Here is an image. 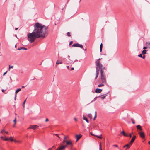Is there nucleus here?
Wrapping results in <instances>:
<instances>
[{"mask_svg": "<svg viewBox=\"0 0 150 150\" xmlns=\"http://www.w3.org/2000/svg\"><path fill=\"white\" fill-rule=\"evenodd\" d=\"M15 124H14V125H13V127H15Z\"/></svg>", "mask_w": 150, "mask_h": 150, "instance_id": "60", "label": "nucleus"}, {"mask_svg": "<svg viewBox=\"0 0 150 150\" xmlns=\"http://www.w3.org/2000/svg\"><path fill=\"white\" fill-rule=\"evenodd\" d=\"M97 112L96 111H95V115H97Z\"/></svg>", "mask_w": 150, "mask_h": 150, "instance_id": "49", "label": "nucleus"}, {"mask_svg": "<svg viewBox=\"0 0 150 150\" xmlns=\"http://www.w3.org/2000/svg\"><path fill=\"white\" fill-rule=\"evenodd\" d=\"M5 91V90H2V92H4V91Z\"/></svg>", "mask_w": 150, "mask_h": 150, "instance_id": "54", "label": "nucleus"}, {"mask_svg": "<svg viewBox=\"0 0 150 150\" xmlns=\"http://www.w3.org/2000/svg\"><path fill=\"white\" fill-rule=\"evenodd\" d=\"M95 136L100 139L102 138V135H100V136L95 135Z\"/></svg>", "mask_w": 150, "mask_h": 150, "instance_id": "26", "label": "nucleus"}, {"mask_svg": "<svg viewBox=\"0 0 150 150\" xmlns=\"http://www.w3.org/2000/svg\"><path fill=\"white\" fill-rule=\"evenodd\" d=\"M74 120L75 121H77V120H78L77 119V118H74Z\"/></svg>", "mask_w": 150, "mask_h": 150, "instance_id": "41", "label": "nucleus"}, {"mask_svg": "<svg viewBox=\"0 0 150 150\" xmlns=\"http://www.w3.org/2000/svg\"><path fill=\"white\" fill-rule=\"evenodd\" d=\"M13 67V65H9V71L10 70L11 68H12Z\"/></svg>", "mask_w": 150, "mask_h": 150, "instance_id": "28", "label": "nucleus"}, {"mask_svg": "<svg viewBox=\"0 0 150 150\" xmlns=\"http://www.w3.org/2000/svg\"><path fill=\"white\" fill-rule=\"evenodd\" d=\"M4 133H5L6 134H8V132H6V131H5V132H4Z\"/></svg>", "mask_w": 150, "mask_h": 150, "instance_id": "48", "label": "nucleus"}, {"mask_svg": "<svg viewBox=\"0 0 150 150\" xmlns=\"http://www.w3.org/2000/svg\"><path fill=\"white\" fill-rule=\"evenodd\" d=\"M14 141L16 142H18V143H20V141H17V140H14Z\"/></svg>", "mask_w": 150, "mask_h": 150, "instance_id": "37", "label": "nucleus"}, {"mask_svg": "<svg viewBox=\"0 0 150 150\" xmlns=\"http://www.w3.org/2000/svg\"><path fill=\"white\" fill-rule=\"evenodd\" d=\"M137 129L138 131V132H140L142 131V127L139 125H137L136 126Z\"/></svg>", "mask_w": 150, "mask_h": 150, "instance_id": "7", "label": "nucleus"}, {"mask_svg": "<svg viewBox=\"0 0 150 150\" xmlns=\"http://www.w3.org/2000/svg\"><path fill=\"white\" fill-rule=\"evenodd\" d=\"M5 132V130L4 129H2L1 131V133L3 134L4 135V134L3 133L4 132Z\"/></svg>", "mask_w": 150, "mask_h": 150, "instance_id": "27", "label": "nucleus"}, {"mask_svg": "<svg viewBox=\"0 0 150 150\" xmlns=\"http://www.w3.org/2000/svg\"><path fill=\"white\" fill-rule=\"evenodd\" d=\"M102 90L101 89L96 88L95 91V92L96 93H101Z\"/></svg>", "mask_w": 150, "mask_h": 150, "instance_id": "11", "label": "nucleus"}, {"mask_svg": "<svg viewBox=\"0 0 150 150\" xmlns=\"http://www.w3.org/2000/svg\"><path fill=\"white\" fill-rule=\"evenodd\" d=\"M62 61L58 60L57 61L56 63L57 64H62Z\"/></svg>", "mask_w": 150, "mask_h": 150, "instance_id": "22", "label": "nucleus"}, {"mask_svg": "<svg viewBox=\"0 0 150 150\" xmlns=\"http://www.w3.org/2000/svg\"><path fill=\"white\" fill-rule=\"evenodd\" d=\"M101 59H102L99 58L98 59L96 62V76L95 78V79H96L98 76L99 70H101V68L102 69L103 68L102 64L100 63V60Z\"/></svg>", "mask_w": 150, "mask_h": 150, "instance_id": "2", "label": "nucleus"}, {"mask_svg": "<svg viewBox=\"0 0 150 150\" xmlns=\"http://www.w3.org/2000/svg\"><path fill=\"white\" fill-rule=\"evenodd\" d=\"M49 121V119L48 118H46L45 120L46 122H47Z\"/></svg>", "mask_w": 150, "mask_h": 150, "instance_id": "42", "label": "nucleus"}, {"mask_svg": "<svg viewBox=\"0 0 150 150\" xmlns=\"http://www.w3.org/2000/svg\"><path fill=\"white\" fill-rule=\"evenodd\" d=\"M105 68L103 67V68H101V70H100L101 73V77L100 79L102 82L106 84V75L104 73V70L105 69Z\"/></svg>", "mask_w": 150, "mask_h": 150, "instance_id": "3", "label": "nucleus"}, {"mask_svg": "<svg viewBox=\"0 0 150 150\" xmlns=\"http://www.w3.org/2000/svg\"><path fill=\"white\" fill-rule=\"evenodd\" d=\"M54 135H55L56 136H57V137H58V134H54Z\"/></svg>", "mask_w": 150, "mask_h": 150, "instance_id": "51", "label": "nucleus"}, {"mask_svg": "<svg viewBox=\"0 0 150 150\" xmlns=\"http://www.w3.org/2000/svg\"><path fill=\"white\" fill-rule=\"evenodd\" d=\"M7 72V71H6V72L4 73V74H3V76H4L6 74Z\"/></svg>", "mask_w": 150, "mask_h": 150, "instance_id": "45", "label": "nucleus"}, {"mask_svg": "<svg viewBox=\"0 0 150 150\" xmlns=\"http://www.w3.org/2000/svg\"><path fill=\"white\" fill-rule=\"evenodd\" d=\"M72 46L73 47H79L82 48H83V45L81 44H80L79 43L74 44L72 45Z\"/></svg>", "mask_w": 150, "mask_h": 150, "instance_id": "4", "label": "nucleus"}, {"mask_svg": "<svg viewBox=\"0 0 150 150\" xmlns=\"http://www.w3.org/2000/svg\"><path fill=\"white\" fill-rule=\"evenodd\" d=\"M107 96V94L105 95H103L102 96H98V97H99L101 98V99H103L105 98L106 96Z\"/></svg>", "mask_w": 150, "mask_h": 150, "instance_id": "15", "label": "nucleus"}, {"mask_svg": "<svg viewBox=\"0 0 150 150\" xmlns=\"http://www.w3.org/2000/svg\"><path fill=\"white\" fill-rule=\"evenodd\" d=\"M83 120H85L87 123L89 122L88 121L87 118L84 115H83Z\"/></svg>", "mask_w": 150, "mask_h": 150, "instance_id": "17", "label": "nucleus"}, {"mask_svg": "<svg viewBox=\"0 0 150 150\" xmlns=\"http://www.w3.org/2000/svg\"><path fill=\"white\" fill-rule=\"evenodd\" d=\"M97 98V97H96L94 98V99L91 102V103L93 101H95V100H96V98Z\"/></svg>", "mask_w": 150, "mask_h": 150, "instance_id": "33", "label": "nucleus"}, {"mask_svg": "<svg viewBox=\"0 0 150 150\" xmlns=\"http://www.w3.org/2000/svg\"><path fill=\"white\" fill-rule=\"evenodd\" d=\"M146 45L148 48H149L150 49V43L146 42Z\"/></svg>", "mask_w": 150, "mask_h": 150, "instance_id": "19", "label": "nucleus"}, {"mask_svg": "<svg viewBox=\"0 0 150 150\" xmlns=\"http://www.w3.org/2000/svg\"><path fill=\"white\" fill-rule=\"evenodd\" d=\"M68 137L67 136H65L64 135V140L62 142L63 143H64L65 142H66L67 140V138Z\"/></svg>", "mask_w": 150, "mask_h": 150, "instance_id": "14", "label": "nucleus"}, {"mask_svg": "<svg viewBox=\"0 0 150 150\" xmlns=\"http://www.w3.org/2000/svg\"><path fill=\"white\" fill-rule=\"evenodd\" d=\"M148 48L147 46H146V47H144L143 48V49H144V50H146V49H147Z\"/></svg>", "mask_w": 150, "mask_h": 150, "instance_id": "32", "label": "nucleus"}, {"mask_svg": "<svg viewBox=\"0 0 150 150\" xmlns=\"http://www.w3.org/2000/svg\"><path fill=\"white\" fill-rule=\"evenodd\" d=\"M138 133L139 134L140 137L142 139L145 138V135L144 133L143 132H139Z\"/></svg>", "mask_w": 150, "mask_h": 150, "instance_id": "5", "label": "nucleus"}, {"mask_svg": "<svg viewBox=\"0 0 150 150\" xmlns=\"http://www.w3.org/2000/svg\"><path fill=\"white\" fill-rule=\"evenodd\" d=\"M138 56L141 57V58H142V54H140L139 55H138Z\"/></svg>", "mask_w": 150, "mask_h": 150, "instance_id": "38", "label": "nucleus"}, {"mask_svg": "<svg viewBox=\"0 0 150 150\" xmlns=\"http://www.w3.org/2000/svg\"><path fill=\"white\" fill-rule=\"evenodd\" d=\"M129 137H132V135H131V134H130L129 135Z\"/></svg>", "mask_w": 150, "mask_h": 150, "instance_id": "52", "label": "nucleus"}, {"mask_svg": "<svg viewBox=\"0 0 150 150\" xmlns=\"http://www.w3.org/2000/svg\"><path fill=\"white\" fill-rule=\"evenodd\" d=\"M16 97L15 96V100H16Z\"/></svg>", "mask_w": 150, "mask_h": 150, "instance_id": "61", "label": "nucleus"}, {"mask_svg": "<svg viewBox=\"0 0 150 150\" xmlns=\"http://www.w3.org/2000/svg\"><path fill=\"white\" fill-rule=\"evenodd\" d=\"M1 138L2 139L4 140V137L3 136H1Z\"/></svg>", "mask_w": 150, "mask_h": 150, "instance_id": "44", "label": "nucleus"}, {"mask_svg": "<svg viewBox=\"0 0 150 150\" xmlns=\"http://www.w3.org/2000/svg\"><path fill=\"white\" fill-rule=\"evenodd\" d=\"M59 138H60V137L59 136H58L57 137Z\"/></svg>", "mask_w": 150, "mask_h": 150, "instance_id": "62", "label": "nucleus"}, {"mask_svg": "<svg viewBox=\"0 0 150 150\" xmlns=\"http://www.w3.org/2000/svg\"><path fill=\"white\" fill-rule=\"evenodd\" d=\"M96 116H97V115H95V116L93 118L94 120L96 119Z\"/></svg>", "mask_w": 150, "mask_h": 150, "instance_id": "46", "label": "nucleus"}, {"mask_svg": "<svg viewBox=\"0 0 150 150\" xmlns=\"http://www.w3.org/2000/svg\"><path fill=\"white\" fill-rule=\"evenodd\" d=\"M15 47H16V45H15Z\"/></svg>", "mask_w": 150, "mask_h": 150, "instance_id": "63", "label": "nucleus"}, {"mask_svg": "<svg viewBox=\"0 0 150 150\" xmlns=\"http://www.w3.org/2000/svg\"><path fill=\"white\" fill-rule=\"evenodd\" d=\"M147 50H143L142 52V54L143 55H145L146 54V52Z\"/></svg>", "mask_w": 150, "mask_h": 150, "instance_id": "20", "label": "nucleus"}, {"mask_svg": "<svg viewBox=\"0 0 150 150\" xmlns=\"http://www.w3.org/2000/svg\"><path fill=\"white\" fill-rule=\"evenodd\" d=\"M9 140H10L11 141H14V140H13V137H10L9 139Z\"/></svg>", "mask_w": 150, "mask_h": 150, "instance_id": "30", "label": "nucleus"}, {"mask_svg": "<svg viewBox=\"0 0 150 150\" xmlns=\"http://www.w3.org/2000/svg\"><path fill=\"white\" fill-rule=\"evenodd\" d=\"M34 27L33 31L29 33L27 35L28 40L31 43L33 42L36 38L45 37L47 29V27L38 23H36Z\"/></svg>", "mask_w": 150, "mask_h": 150, "instance_id": "1", "label": "nucleus"}, {"mask_svg": "<svg viewBox=\"0 0 150 150\" xmlns=\"http://www.w3.org/2000/svg\"><path fill=\"white\" fill-rule=\"evenodd\" d=\"M18 28H15V30H18Z\"/></svg>", "mask_w": 150, "mask_h": 150, "instance_id": "53", "label": "nucleus"}, {"mask_svg": "<svg viewBox=\"0 0 150 150\" xmlns=\"http://www.w3.org/2000/svg\"><path fill=\"white\" fill-rule=\"evenodd\" d=\"M148 144H150V141H149V142H148Z\"/></svg>", "mask_w": 150, "mask_h": 150, "instance_id": "58", "label": "nucleus"}, {"mask_svg": "<svg viewBox=\"0 0 150 150\" xmlns=\"http://www.w3.org/2000/svg\"><path fill=\"white\" fill-rule=\"evenodd\" d=\"M21 90V88H18V89H17L16 92H15V93H16V95H15V96L16 97L17 96V95H16V94H17L18 92H19Z\"/></svg>", "mask_w": 150, "mask_h": 150, "instance_id": "18", "label": "nucleus"}, {"mask_svg": "<svg viewBox=\"0 0 150 150\" xmlns=\"http://www.w3.org/2000/svg\"><path fill=\"white\" fill-rule=\"evenodd\" d=\"M67 147V145L63 146L58 148L56 150H62L64 149Z\"/></svg>", "mask_w": 150, "mask_h": 150, "instance_id": "8", "label": "nucleus"}, {"mask_svg": "<svg viewBox=\"0 0 150 150\" xmlns=\"http://www.w3.org/2000/svg\"><path fill=\"white\" fill-rule=\"evenodd\" d=\"M68 57H70V56L69 55L68 56Z\"/></svg>", "mask_w": 150, "mask_h": 150, "instance_id": "64", "label": "nucleus"}, {"mask_svg": "<svg viewBox=\"0 0 150 150\" xmlns=\"http://www.w3.org/2000/svg\"><path fill=\"white\" fill-rule=\"evenodd\" d=\"M38 126L36 125H32L30 126L28 128V129H32L34 130L35 129L37 128Z\"/></svg>", "mask_w": 150, "mask_h": 150, "instance_id": "6", "label": "nucleus"}, {"mask_svg": "<svg viewBox=\"0 0 150 150\" xmlns=\"http://www.w3.org/2000/svg\"><path fill=\"white\" fill-rule=\"evenodd\" d=\"M120 133L125 136H126V137L128 136V135L127 134H126L125 133V132H124V131H122L121 132H120Z\"/></svg>", "mask_w": 150, "mask_h": 150, "instance_id": "16", "label": "nucleus"}, {"mask_svg": "<svg viewBox=\"0 0 150 150\" xmlns=\"http://www.w3.org/2000/svg\"><path fill=\"white\" fill-rule=\"evenodd\" d=\"M25 87V86H22V88H24Z\"/></svg>", "mask_w": 150, "mask_h": 150, "instance_id": "55", "label": "nucleus"}, {"mask_svg": "<svg viewBox=\"0 0 150 150\" xmlns=\"http://www.w3.org/2000/svg\"><path fill=\"white\" fill-rule=\"evenodd\" d=\"M113 146L116 147H118V146L117 145H113Z\"/></svg>", "mask_w": 150, "mask_h": 150, "instance_id": "47", "label": "nucleus"}, {"mask_svg": "<svg viewBox=\"0 0 150 150\" xmlns=\"http://www.w3.org/2000/svg\"><path fill=\"white\" fill-rule=\"evenodd\" d=\"M55 148V147L54 146H53L52 147V148Z\"/></svg>", "mask_w": 150, "mask_h": 150, "instance_id": "59", "label": "nucleus"}, {"mask_svg": "<svg viewBox=\"0 0 150 150\" xmlns=\"http://www.w3.org/2000/svg\"><path fill=\"white\" fill-rule=\"evenodd\" d=\"M82 136L81 134H80L79 135H76V137L77 139L76 142Z\"/></svg>", "mask_w": 150, "mask_h": 150, "instance_id": "12", "label": "nucleus"}, {"mask_svg": "<svg viewBox=\"0 0 150 150\" xmlns=\"http://www.w3.org/2000/svg\"><path fill=\"white\" fill-rule=\"evenodd\" d=\"M27 50V49L25 48V47H21L20 48H18V50Z\"/></svg>", "mask_w": 150, "mask_h": 150, "instance_id": "24", "label": "nucleus"}, {"mask_svg": "<svg viewBox=\"0 0 150 150\" xmlns=\"http://www.w3.org/2000/svg\"><path fill=\"white\" fill-rule=\"evenodd\" d=\"M67 146V145H72V142L71 141L69 140L67 141L66 142Z\"/></svg>", "mask_w": 150, "mask_h": 150, "instance_id": "9", "label": "nucleus"}, {"mask_svg": "<svg viewBox=\"0 0 150 150\" xmlns=\"http://www.w3.org/2000/svg\"><path fill=\"white\" fill-rule=\"evenodd\" d=\"M67 67L68 69H69V66H67Z\"/></svg>", "mask_w": 150, "mask_h": 150, "instance_id": "50", "label": "nucleus"}, {"mask_svg": "<svg viewBox=\"0 0 150 150\" xmlns=\"http://www.w3.org/2000/svg\"><path fill=\"white\" fill-rule=\"evenodd\" d=\"M103 47V44L102 43H101L100 45V52H102V49Z\"/></svg>", "mask_w": 150, "mask_h": 150, "instance_id": "23", "label": "nucleus"}, {"mask_svg": "<svg viewBox=\"0 0 150 150\" xmlns=\"http://www.w3.org/2000/svg\"><path fill=\"white\" fill-rule=\"evenodd\" d=\"M105 84L102 82L101 83L99 84L98 85V87H102V86H104Z\"/></svg>", "mask_w": 150, "mask_h": 150, "instance_id": "21", "label": "nucleus"}, {"mask_svg": "<svg viewBox=\"0 0 150 150\" xmlns=\"http://www.w3.org/2000/svg\"><path fill=\"white\" fill-rule=\"evenodd\" d=\"M73 43V42L72 41H71L70 42L69 45H71Z\"/></svg>", "mask_w": 150, "mask_h": 150, "instance_id": "40", "label": "nucleus"}, {"mask_svg": "<svg viewBox=\"0 0 150 150\" xmlns=\"http://www.w3.org/2000/svg\"><path fill=\"white\" fill-rule=\"evenodd\" d=\"M26 101V99L24 101V102H23V107H24V105H25V103Z\"/></svg>", "mask_w": 150, "mask_h": 150, "instance_id": "31", "label": "nucleus"}, {"mask_svg": "<svg viewBox=\"0 0 150 150\" xmlns=\"http://www.w3.org/2000/svg\"><path fill=\"white\" fill-rule=\"evenodd\" d=\"M13 122H14L15 124H16V118L15 117V119L13 120Z\"/></svg>", "mask_w": 150, "mask_h": 150, "instance_id": "34", "label": "nucleus"}, {"mask_svg": "<svg viewBox=\"0 0 150 150\" xmlns=\"http://www.w3.org/2000/svg\"><path fill=\"white\" fill-rule=\"evenodd\" d=\"M136 137V136L135 135H134L131 141H130V144H132V143H133Z\"/></svg>", "mask_w": 150, "mask_h": 150, "instance_id": "13", "label": "nucleus"}, {"mask_svg": "<svg viewBox=\"0 0 150 150\" xmlns=\"http://www.w3.org/2000/svg\"><path fill=\"white\" fill-rule=\"evenodd\" d=\"M74 68L73 67L71 68V70H74Z\"/></svg>", "mask_w": 150, "mask_h": 150, "instance_id": "56", "label": "nucleus"}, {"mask_svg": "<svg viewBox=\"0 0 150 150\" xmlns=\"http://www.w3.org/2000/svg\"><path fill=\"white\" fill-rule=\"evenodd\" d=\"M100 150H102L101 146V144L100 145Z\"/></svg>", "mask_w": 150, "mask_h": 150, "instance_id": "57", "label": "nucleus"}, {"mask_svg": "<svg viewBox=\"0 0 150 150\" xmlns=\"http://www.w3.org/2000/svg\"><path fill=\"white\" fill-rule=\"evenodd\" d=\"M131 120L132 122V123L134 124L135 123V122L134 121V120L132 119H131Z\"/></svg>", "mask_w": 150, "mask_h": 150, "instance_id": "35", "label": "nucleus"}, {"mask_svg": "<svg viewBox=\"0 0 150 150\" xmlns=\"http://www.w3.org/2000/svg\"><path fill=\"white\" fill-rule=\"evenodd\" d=\"M87 116L88 117H89L91 119H92V115L91 114H88Z\"/></svg>", "mask_w": 150, "mask_h": 150, "instance_id": "25", "label": "nucleus"}, {"mask_svg": "<svg viewBox=\"0 0 150 150\" xmlns=\"http://www.w3.org/2000/svg\"><path fill=\"white\" fill-rule=\"evenodd\" d=\"M90 133L91 135L95 136L96 135L93 134L91 132Z\"/></svg>", "mask_w": 150, "mask_h": 150, "instance_id": "43", "label": "nucleus"}, {"mask_svg": "<svg viewBox=\"0 0 150 150\" xmlns=\"http://www.w3.org/2000/svg\"><path fill=\"white\" fill-rule=\"evenodd\" d=\"M67 35L69 37H70L71 36V35L70 34V33L69 32L67 33Z\"/></svg>", "mask_w": 150, "mask_h": 150, "instance_id": "29", "label": "nucleus"}, {"mask_svg": "<svg viewBox=\"0 0 150 150\" xmlns=\"http://www.w3.org/2000/svg\"><path fill=\"white\" fill-rule=\"evenodd\" d=\"M145 57V56L144 55H143V56H142V57L143 59H144Z\"/></svg>", "mask_w": 150, "mask_h": 150, "instance_id": "39", "label": "nucleus"}, {"mask_svg": "<svg viewBox=\"0 0 150 150\" xmlns=\"http://www.w3.org/2000/svg\"><path fill=\"white\" fill-rule=\"evenodd\" d=\"M4 140L5 141H8L9 140V139L8 138H5V139H4Z\"/></svg>", "mask_w": 150, "mask_h": 150, "instance_id": "36", "label": "nucleus"}, {"mask_svg": "<svg viewBox=\"0 0 150 150\" xmlns=\"http://www.w3.org/2000/svg\"><path fill=\"white\" fill-rule=\"evenodd\" d=\"M132 144H130L129 143V144H127L123 146V148L126 147L127 149H129L132 145Z\"/></svg>", "mask_w": 150, "mask_h": 150, "instance_id": "10", "label": "nucleus"}]
</instances>
